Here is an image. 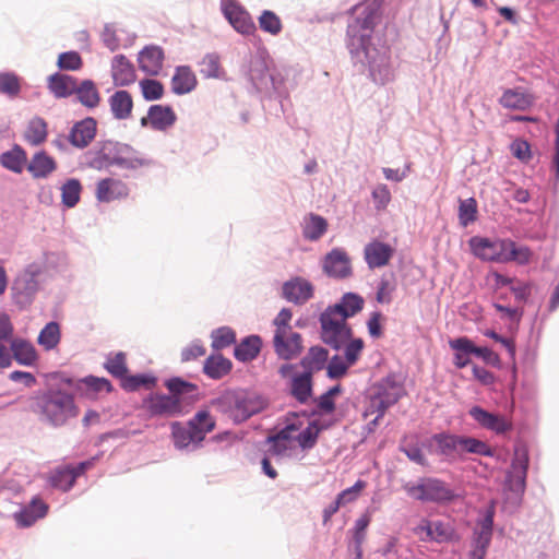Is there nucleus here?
<instances>
[{"label": "nucleus", "instance_id": "nucleus-1", "mask_svg": "<svg viewBox=\"0 0 559 559\" xmlns=\"http://www.w3.org/2000/svg\"><path fill=\"white\" fill-rule=\"evenodd\" d=\"M169 391L166 394H152L145 400V407L152 416L174 417L189 412L198 400V385L181 378H171L165 382Z\"/></svg>", "mask_w": 559, "mask_h": 559}, {"label": "nucleus", "instance_id": "nucleus-2", "mask_svg": "<svg viewBox=\"0 0 559 559\" xmlns=\"http://www.w3.org/2000/svg\"><path fill=\"white\" fill-rule=\"evenodd\" d=\"M473 254L481 260L507 263L514 261L519 264H527L532 258V251L526 246L518 247L511 239H489L475 236L468 240Z\"/></svg>", "mask_w": 559, "mask_h": 559}, {"label": "nucleus", "instance_id": "nucleus-3", "mask_svg": "<svg viewBox=\"0 0 559 559\" xmlns=\"http://www.w3.org/2000/svg\"><path fill=\"white\" fill-rule=\"evenodd\" d=\"M32 407L43 420L56 427L79 415L73 395L62 390H48L36 395Z\"/></svg>", "mask_w": 559, "mask_h": 559}, {"label": "nucleus", "instance_id": "nucleus-4", "mask_svg": "<svg viewBox=\"0 0 559 559\" xmlns=\"http://www.w3.org/2000/svg\"><path fill=\"white\" fill-rule=\"evenodd\" d=\"M355 20L348 24L347 35L352 51H367L374 26L380 21V4L377 1H368L353 9Z\"/></svg>", "mask_w": 559, "mask_h": 559}, {"label": "nucleus", "instance_id": "nucleus-5", "mask_svg": "<svg viewBox=\"0 0 559 559\" xmlns=\"http://www.w3.org/2000/svg\"><path fill=\"white\" fill-rule=\"evenodd\" d=\"M406 394L405 388L394 374L381 379L371 385L368 392V402L365 409V417L374 415L376 424L382 418L385 412L396 404Z\"/></svg>", "mask_w": 559, "mask_h": 559}, {"label": "nucleus", "instance_id": "nucleus-6", "mask_svg": "<svg viewBox=\"0 0 559 559\" xmlns=\"http://www.w3.org/2000/svg\"><path fill=\"white\" fill-rule=\"evenodd\" d=\"M88 167L103 170L111 166H119L124 169H136L145 165L141 158L132 156V148L129 145L112 141L100 143L98 148L88 152Z\"/></svg>", "mask_w": 559, "mask_h": 559}, {"label": "nucleus", "instance_id": "nucleus-7", "mask_svg": "<svg viewBox=\"0 0 559 559\" xmlns=\"http://www.w3.org/2000/svg\"><path fill=\"white\" fill-rule=\"evenodd\" d=\"M321 338L334 349H340L352 337V329L338 308L328 307L320 316Z\"/></svg>", "mask_w": 559, "mask_h": 559}, {"label": "nucleus", "instance_id": "nucleus-8", "mask_svg": "<svg viewBox=\"0 0 559 559\" xmlns=\"http://www.w3.org/2000/svg\"><path fill=\"white\" fill-rule=\"evenodd\" d=\"M404 490L408 496L420 501L440 503L452 501L456 497L447 483L432 477L423 478L418 484H406Z\"/></svg>", "mask_w": 559, "mask_h": 559}, {"label": "nucleus", "instance_id": "nucleus-9", "mask_svg": "<svg viewBox=\"0 0 559 559\" xmlns=\"http://www.w3.org/2000/svg\"><path fill=\"white\" fill-rule=\"evenodd\" d=\"M40 273V266L32 263L13 280L11 286L12 299L20 308H26L32 304L39 287L37 278Z\"/></svg>", "mask_w": 559, "mask_h": 559}, {"label": "nucleus", "instance_id": "nucleus-10", "mask_svg": "<svg viewBox=\"0 0 559 559\" xmlns=\"http://www.w3.org/2000/svg\"><path fill=\"white\" fill-rule=\"evenodd\" d=\"M493 516L495 504L491 502L485 516L477 523L474 531L473 549L469 552V559H485L492 537Z\"/></svg>", "mask_w": 559, "mask_h": 559}, {"label": "nucleus", "instance_id": "nucleus-11", "mask_svg": "<svg viewBox=\"0 0 559 559\" xmlns=\"http://www.w3.org/2000/svg\"><path fill=\"white\" fill-rule=\"evenodd\" d=\"M231 417L237 423L247 420L252 415L259 413L264 407L263 400L251 393L240 392L233 396Z\"/></svg>", "mask_w": 559, "mask_h": 559}, {"label": "nucleus", "instance_id": "nucleus-12", "mask_svg": "<svg viewBox=\"0 0 559 559\" xmlns=\"http://www.w3.org/2000/svg\"><path fill=\"white\" fill-rule=\"evenodd\" d=\"M223 13L237 32L243 35H251L255 32V24L250 14L236 1H225Z\"/></svg>", "mask_w": 559, "mask_h": 559}, {"label": "nucleus", "instance_id": "nucleus-13", "mask_svg": "<svg viewBox=\"0 0 559 559\" xmlns=\"http://www.w3.org/2000/svg\"><path fill=\"white\" fill-rule=\"evenodd\" d=\"M274 350L283 359H293L304 349L301 335L293 330L274 333Z\"/></svg>", "mask_w": 559, "mask_h": 559}, {"label": "nucleus", "instance_id": "nucleus-14", "mask_svg": "<svg viewBox=\"0 0 559 559\" xmlns=\"http://www.w3.org/2000/svg\"><path fill=\"white\" fill-rule=\"evenodd\" d=\"M130 189L121 179L107 177L96 183L95 198L99 202L109 203L128 198Z\"/></svg>", "mask_w": 559, "mask_h": 559}, {"label": "nucleus", "instance_id": "nucleus-15", "mask_svg": "<svg viewBox=\"0 0 559 559\" xmlns=\"http://www.w3.org/2000/svg\"><path fill=\"white\" fill-rule=\"evenodd\" d=\"M323 270L329 276L345 278L352 274L350 260L345 250L335 248L323 261Z\"/></svg>", "mask_w": 559, "mask_h": 559}, {"label": "nucleus", "instance_id": "nucleus-16", "mask_svg": "<svg viewBox=\"0 0 559 559\" xmlns=\"http://www.w3.org/2000/svg\"><path fill=\"white\" fill-rule=\"evenodd\" d=\"M313 290V285L302 277H294L282 287L283 297L296 305H302L312 298Z\"/></svg>", "mask_w": 559, "mask_h": 559}, {"label": "nucleus", "instance_id": "nucleus-17", "mask_svg": "<svg viewBox=\"0 0 559 559\" xmlns=\"http://www.w3.org/2000/svg\"><path fill=\"white\" fill-rule=\"evenodd\" d=\"M97 123L94 118H85L72 127L68 141L78 148H85L96 136Z\"/></svg>", "mask_w": 559, "mask_h": 559}, {"label": "nucleus", "instance_id": "nucleus-18", "mask_svg": "<svg viewBox=\"0 0 559 559\" xmlns=\"http://www.w3.org/2000/svg\"><path fill=\"white\" fill-rule=\"evenodd\" d=\"M177 116L171 107L153 105L150 107L147 117L142 118V126L147 123L154 130L164 131L175 124Z\"/></svg>", "mask_w": 559, "mask_h": 559}, {"label": "nucleus", "instance_id": "nucleus-19", "mask_svg": "<svg viewBox=\"0 0 559 559\" xmlns=\"http://www.w3.org/2000/svg\"><path fill=\"white\" fill-rule=\"evenodd\" d=\"M365 260L370 269L385 266L393 257L394 249L378 240L369 242L364 250Z\"/></svg>", "mask_w": 559, "mask_h": 559}, {"label": "nucleus", "instance_id": "nucleus-20", "mask_svg": "<svg viewBox=\"0 0 559 559\" xmlns=\"http://www.w3.org/2000/svg\"><path fill=\"white\" fill-rule=\"evenodd\" d=\"M469 415L481 427L492 430L496 433H503L511 429V424L503 416L489 413L479 406L472 407Z\"/></svg>", "mask_w": 559, "mask_h": 559}, {"label": "nucleus", "instance_id": "nucleus-21", "mask_svg": "<svg viewBox=\"0 0 559 559\" xmlns=\"http://www.w3.org/2000/svg\"><path fill=\"white\" fill-rule=\"evenodd\" d=\"M47 512L48 504L38 497H35L26 507L14 514V519L19 526L28 527L33 525L37 520L46 516Z\"/></svg>", "mask_w": 559, "mask_h": 559}, {"label": "nucleus", "instance_id": "nucleus-22", "mask_svg": "<svg viewBox=\"0 0 559 559\" xmlns=\"http://www.w3.org/2000/svg\"><path fill=\"white\" fill-rule=\"evenodd\" d=\"M75 390L84 397L94 400L102 393L112 391V385L106 378L88 376L75 383Z\"/></svg>", "mask_w": 559, "mask_h": 559}, {"label": "nucleus", "instance_id": "nucleus-23", "mask_svg": "<svg viewBox=\"0 0 559 559\" xmlns=\"http://www.w3.org/2000/svg\"><path fill=\"white\" fill-rule=\"evenodd\" d=\"M164 51L160 47L144 48L139 56L140 69L148 75H157L163 68Z\"/></svg>", "mask_w": 559, "mask_h": 559}, {"label": "nucleus", "instance_id": "nucleus-24", "mask_svg": "<svg viewBox=\"0 0 559 559\" xmlns=\"http://www.w3.org/2000/svg\"><path fill=\"white\" fill-rule=\"evenodd\" d=\"M198 84L194 72L188 66L177 67L171 78V91L177 95L192 92Z\"/></svg>", "mask_w": 559, "mask_h": 559}, {"label": "nucleus", "instance_id": "nucleus-25", "mask_svg": "<svg viewBox=\"0 0 559 559\" xmlns=\"http://www.w3.org/2000/svg\"><path fill=\"white\" fill-rule=\"evenodd\" d=\"M111 73L114 83L117 86L130 85L135 81V71L130 61L122 55L116 56L112 60Z\"/></svg>", "mask_w": 559, "mask_h": 559}, {"label": "nucleus", "instance_id": "nucleus-26", "mask_svg": "<svg viewBox=\"0 0 559 559\" xmlns=\"http://www.w3.org/2000/svg\"><path fill=\"white\" fill-rule=\"evenodd\" d=\"M48 88L57 98H66L76 90V80L68 74L55 73L48 78Z\"/></svg>", "mask_w": 559, "mask_h": 559}, {"label": "nucleus", "instance_id": "nucleus-27", "mask_svg": "<svg viewBox=\"0 0 559 559\" xmlns=\"http://www.w3.org/2000/svg\"><path fill=\"white\" fill-rule=\"evenodd\" d=\"M13 358L23 366H33L38 360V354L34 345L23 338H15L11 342Z\"/></svg>", "mask_w": 559, "mask_h": 559}, {"label": "nucleus", "instance_id": "nucleus-28", "mask_svg": "<svg viewBox=\"0 0 559 559\" xmlns=\"http://www.w3.org/2000/svg\"><path fill=\"white\" fill-rule=\"evenodd\" d=\"M57 168L55 159L46 152L40 151L32 157L27 165V170L34 178H46Z\"/></svg>", "mask_w": 559, "mask_h": 559}, {"label": "nucleus", "instance_id": "nucleus-29", "mask_svg": "<svg viewBox=\"0 0 559 559\" xmlns=\"http://www.w3.org/2000/svg\"><path fill=\"white\" fill-rule=\"evenodd\" d=\"M526 469V457L514 461L512 464V472L507 476L506 487L515 493H523L525 489Z\"/></svg>", "mask_w": 559, "mask_h": 559}, {"label": "nucleus", "instance_id": "nucleus-30", "mask_svg": "<svg viewBox=\"0 0 559 559\" xmlns=\"http://www.w3.org/2000/svg\"><path fill=\"white\" fill-rule=\"evenodd\" d=\"M85 467L86 464L81 463L76 468L67 467L55 471L50 477L51 486L63 491L69 490L74 485L76 477L84 472Z\"/></svg>", "mask_w": 559, "mask_h": 559}, {"label": "nucleus", "instance_id": "nucleus-31", "mask_svg": "<svg viewBox=\"0 0 559 559\" xmlns=\"http://www.w3.org/2000/svg\"><path fill=\"white\" fill-rule=\"evenodd\" d=\"M261 346L262 341L258 335L247 336L235 347V358L242 362L251 361L259 355Z\"/></svg>", "mask_w": 559, "mask_h": 559}, {"label": "nucleus", "instance_id": "nucleus-32", "mask_svg": "<svg viewBox=\"0 0 559 559\" xmlns=\"http://www.w3.org/2000/svg\"><path fill=\"white\" fill-rule=\"evenodd\" d=\"M231 367V361L223 355H211L204 361L203 372L209 378L217 380L228 374Z\"/></svg>", "mask_w": 559, "mask_h": 559}, {"label": "nucleus", "instance_id": "nucleus-33", "mask_svg": "<svg viewBox=\"0 0 559 559\" xmlns=\"http://www.w3.org/2000/svg\"><path fill=\"white\" fill-rule=\"evenodd\" d=\"M110 109L117 119H127L132 111L133 100L129 92L117 91L109 98Z\"/></svg>", "mask_w": 559, "mask_h": 559}, {"label": "nucleus", "instance_id": "nucleus-34", "mask_svg": "<svg viewBox=\"0 0 559 559\" xmlns=\"http://www.w3.org/2000/svg\"><path fill=\"white\" fill-rule=\"evenodd\" d=\"M437 444V452L449 459L460 456L461 436L450 433H437L432 437Z\"/></svg>", "mask_w": 559, "mask_h": 559}, {"label": "nucleus", "instance_id": "nucleus-35", "mask_svg": "<svg viewBox=\"0 0 559 559\" xmlns=\"http://www.w3.org/2000/svg\"><path fill=\"white\" fill-rule=\"evenodd\" d=\"M48 135V124L40 117L32 118L25 129L24 138L31 145L37 146L44 143Z\"/></svg>", "mask_w": 559, "mask_h": 559}, {"label": "nucleus", "instance_id": "nucleus-36", "mask_svg": "<svg viewBox=\"0 0 559 559\" xmlns=\"http://www.w3.org/2000/svg\"><path fill=\"white\" fill-rule=\"evenodd\" d=\"M61 341L60 325L51 321L47 323L39 332L37 343L45 350L55 349Z\"/></svg>", "mask_w": 559, "mask_h": 559}, {"label": "nucleus", "instance_id": "nucleus-37", "mask_svg": "<svg viewBox=\"0 0 559 559\" xmlns=\"http://www.w3.org/2000/svg\"><path fill=\"white\" fill-rule=\"evenodd\" d=\"M73 94H75L79 102L87 108H94L100 102L98 90L90 80L83 81L80 85L76 84V90Z\"/></svg>", "mask_w": 559, "mask_h": 559}, {"label": "nucleus", "instance_id": "nucleus-38", "mask_svg": "<svg viewBox=\"0 0 559 559\" xmlns=\"http://www.w3.org/2000/svg\"><path fill=\"white\" fill-rule=\"evenodd\" d=\"M189 426L194 431L199 440H203L206 433L215 428V420L207 411H199L189 421Z\"/></svg>", "mask_w": 559, "mask_h": 559}, {"label": "nucleus", "instance_id": "nucleus-39", "mask_svg": "<svg viewBox=\"0 0 559 559\" xmlns=\"http://www.w3.org/2000/svg\"><path fill=\"white\" fill-rule=\"evenodd\" d=\"M26 160L27 157L25 151L17 145L0 156L1 165L16 174L22 173Z\"/></svg>", "mask_w": 559, "mask_h": 559}, {"label": "nucleus", "instance_id": "nucleus-40", "mask_svg": "<svg viewBox=\"0 0 559 559\" xmlns=\"http://www.w3.org/2000/svg\"><path fill=\"white\" fill-rule=\"evenodd\" d=\"M61 191V202L68 207H74L81 199L82 185L79 179L71 178L68 179L60 188Z\"/></svg>", "mask_w": 559, "mask_h": 559}, {"label": "nucleus", "instance_id": "nucleus-41", "mask_svg": "<svg viewBox=\"0 0 559 559\" xmlns=\"http://www.w3.org/2000/svg\"><path fill=\"white\" fill-rule=\"evenodd\" d=\"M200 73L206 79H222L225 71L221 64V58L216 53H207L200 61Z\"/></svg>", "mask_w": 559, "mask_h": 559}, {"label": "nucleus", "instance_id": "nucleus-42", "mask_svg": "<svg viewBox=\"0 0 559 559\" xmlns=\"http://www.w3.org/2000/svg\"><path fill=\"white\" fill-rule=\"evenodd\" d=\"M362 307L364 298L354 293L345 294L338 304L331 306V308H338V311L344 314L346 320L358 313Z\"/></svg>", "mask_w": 559, "mask_h": 559}, {"label": "nucleus", "instance_id": "nucleus-43", "mask_svg": "<svg viewBox=\"0 0 559 559\" xmlns=\"http://www.w3.org/2000/svg\"><path fill=\"white\" fill-rule=\"evenodd\" d=\"M465 453H473L483 456L493 455L491 448L486 442L472 437L461 436L460 456L464 455Z\"/></svg>", "mask_w": 559, "mask_h": 559}, {"label": "nucleus", "instance_id": "nucleus-44", "mask_svg": "<svg viewBox=\"0 0 559 559\" xmlns=\"http://www.w3.org/2000/svg\"><path fill=\"white\" fill-rule=\"evenodd\" d=\"M328 223L325 218L317 214H310L306 218L304 236L309 240H318L326 231Z\"/></svg>", "mask_w": 559, "mask_h": 559}, {"label": "nucleus", "instance_id": "nucleus-45", "mask_svg": "<svg viewBox=\"0 0 559 559\" xmlns=\"http://www.w3.org/2000/svg\"><path fill=\"white\" fill-rule=\"evenodd\" d=\"M22 80L13 72L0 73V94L9 98H15L20 95L22 88Z\"/></svg>", "mask_w": 559, "mask_h": 559}, {"label": "nucleus", "instance_id": "nucleus-46", "mask_svg": "<svg viewBox=\"0 0 559 559\" xmlns=\"http://www.w3.org/2000/svg\"><path fill=\"white\" fill-rule=\"evenodd\" d=\"M311 393V374L305 372L296 376L292 381V394L301 403L306 402Z\"/></svg>", "mask_w": 559, "mask_h": 559}, {"label": "nucleus", "instance_id": "nucleus-47", "mask_svg": "<svg viewBox=\"0 0 559 559\" xmlns=\"http://www.w3.org/2000/svg\"><path fill=\"white\" fill-rule=\"evenodd\" d=\"M500 104L510 109L523 110L530 106L528 97L518 90H507L500 98Z\"/></svg>", "mask_w": 559, "mask_h": 559}, {"label": "nucleus", "instance_id": "nucleus-48", "mask_svg": "<svg viewBox=\"0 0 559 559\" xmlns=\"http://www.w3.org/2000/svg\"><path fill=\"white\" fill-rule=\"evenodd\" d=\"M370 522H371V516L368 513H364L355 522L354 530H353V538H354L355 546H356L357 559L361 558V555H362L361 547L365 542L366 532H367V528H368Z\"/></svg>", "mask_w": 559, "mask_h": 559}, {"label": "nucleus", "instance_id": "nucleus-49", "mask_svg": "<svg viewBox=\"0 0 559 559\" xmlns=\"http://www.w3.org/2000/svg\"><path fill=\"white\" fill-rule=\"evenodd\" d=\"M322 428L323 426H319L316 421H312L300 431L295 439L302 449H311L316 445Z\"/></svg>", "mask_w": 559, "mask_h": 559}, {"label": "nucleus", "instance_id": "nucleus-50", "mask_svg": "<svg viewBox=\"0 0 559 559\" xmlns=\"http://www.w3.org/2000/svg\"><path fill=\"white\" fill-rule=\"evenodd\" d=\"M173 438L175 445L179 449L188 447L191 442H201V440L194 436V431L190 426L185 428L180 426L179 423L173 424Z\"/></svg>", "mask_w": 559, "mask_h": 559}, {"label": "nucleus", "instance_id": "nucleus-51", "mask_svg": "<svg viewBox=\"0 0 559 559\" xmlns=\"http://www.w3.org/2000/svg\"><path fill=\"white\" fill-rule=\"evenodd\" d=\"M328 359V350L323 347H311L308 355L302 359V365L310 370H320Z\"/></svg>", "mask_w": 559, "mask_h": 559}, {"label": "nucleus", "instance_id": "nucleus-52", "mask_svg": "<svg viewBox=\"0 0 559 559\" xmlns=\"http://www.w3.org/2000/svg\"><path fill=\"white\" fill-rule=\"evenodd\" d=\"M260 28L271 35H278L282 32L283 25L281 19L273 12L265 10L259 17Z\"/></svg>", "mask_w": 559, "mask_h": 559}, {"label": "nucleus", "instance_id": "nucleus-53", "mask_svg": "<svg viewBox=\"0 0 559 559\" xmlns=\"http://www.w3.org/2000/svg\"><path fill=\"white\" fill-rule=\"evenodd\" d=\"M457 539V535L452 525L441 521H433L432 542L449 543Z\"/></svg>", "mask_w": 559, "mask_h": 559}, {"label": "nucleus", "instance_id": "nucleus-54", "mask_svg": "<svg viewBox=\"0 0 559 559\" xmlns=\"http://www.w3.org/2000/svg\"><path fill=\"white\" fill-rule=\"evenodd\" d=\"M105 369L114 377L122 379L128 373L126 355L117 353L109 357L104 365Z\"/></svg>", "mask_w": 559, "mask_h": 559}, {"label": "nucleus", "instance_id": "nucleus-55", "mask_svg": "<svg viewBox=\"0 0 559 559\" xmlns=\"http://www.w3.org/2000/svg\"><path fill=\"white\" fill-rule=\"evenodd\" d=\"M249 75L253 84L258 87L266 85L269 79V69L263 59H255L251 62Z\"/></svg>", "mask_w": 559, "mask_h": 559}, {"label": "nucleus", "instance_id": "nucleus-56", "mask_svg": "<svg viewBox=\"0 0 559 559\" xmlns=\"http://www.w3.org/2000/svg\"><path fill=\"white\" fill-rule=\"evenodd\" d=\"M477 202L474 198L463 200L459 206V219L462 226L466 227L476 221Z\"/></svg>", "mask_w": 559, "mask_h": 559}, {"label": "nucleus", "instance_id": "nucleus-57", "mask_svg": "<svg viewBox=\"0 0 559 559\" xmlns=\"http://www.w3.org/2000/svg\"><path fill=\"white\" fill-rule=\"evenodd\" d=\"M236 341L234 330L227 326L219 328L212 333V346L215 349L228 347Z\"/></svg>", "mask_w": 559, "mask_h": 559}, {"label": "nucleus", "instance_id": "nucleus-58", "mask_svg": "<svg viewBox=\"0 0 559 559\" xmlns=\"http://www.w3.org/2000/svg\"><path fill=\"white\" fill-rule=\"evenodd\" d=\"M143 97L146 100H156L162 98L164 94V86L156 80L145 79L140 82Z\"/></svg>", "mask_w": 559, "mask_h": 559}, {"label": "nucleus", "instance_id": "nucleus-59", "mask_svg": "<svg viewBox=\"0 0 559 559\" xmlns=\"http://www.w3.org/2000/svg\"><path fill=\"white\" fill-rule=\"evenodd\" d=\"M366 486L367 483L365 480H357L352 487L341 491L337 495L336 499L338 500V503L344 507L350 502L356 501Z\"/></svg>", "mask_w": 559, "mask_h": 559}, {"label": "nucleus", "instance_id": "nucleus-60", "mask_svg": "<svg viewBox=\"0 0 559 559\" xmlns=\"http://www.w3.org/2000/svg\"><path fill=\"white\" fill-rule=\"evenodd\" d=\"M343 346L346 361L352 366L355 365L365 347L364 341L361 338L352 340L350 337Z\"/></svg>", "mask_w": 559, "mask_h": 559}, {"label": "nucleus", "instance_id": "nucleus-61", "mask_svg": "<svg viewBox=\"0 0 559 559\" xmlns=\"http://www.w3.org/2000/svg\"><path fill=\"white\" fill-rule=\"evenodd\" d=\"M82 64V58L76 51L63 52L58 58V67L63 70H79Z\"/></svg>", "mask_w": 559, "mask_h": 559}, {"label": "nucleus", "instance_id": "nucleus-62", "mask_svg": "<svg viewBox=\"0 0 559 559\" xmlns=\"http://www.w3.org/2000/svg\"><path fill=\"white\" fill-rule=\"evenodd\" d=\"M371 195L374 202V207L378 211L385 210L389 203L391 202V192L385 185H378L373 189Z\"/></svg>", "mask_w": 559, "mask_h": 559}, {"label": "nucleus", "instance_id": "nucleus-63", "mask_svg": "<svg viewBox=\"0 0 559 559\" xmlns=\"http://www.w3.org/2000/svg\"><path fill=\"white\" fill-rule=\"evenodd\" d=\"M352 365H349L346 359L343 360L342 358H340L338 356H334L330 362H329V366H328V376L332 379H338L341 377H343L348 367H350Z\"/></svg>", "mask_w": 559, "mask_h": 559}, {"label": "nucleus", "instance_id": "nucleus-64", "mask_svg": "<svg viewBox=\"0 0 559 559\" xmlns=\"http://www.w3.org/2000/svg\"><path fill=\"white\" fill-rule=\"evenodd\" d=\"M122 388L128 391H135L142 385L153 384L154 380L146 378L145 376L136 374V376H128L121 379Z\"/></svg>", "mask_w": 559, "mask_h": 559}]
</instances>
